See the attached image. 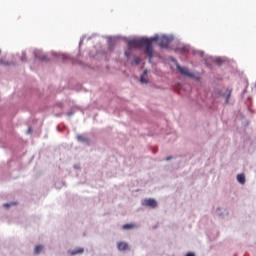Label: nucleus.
<instances>
[{"instance_id":"4","label":"nucleus","mask_w":256,"mask_h":256,"mask_svg":"<svg viewBox=\"0 0 256 256\" xmlns=\"http://www.w3.org/2000/svg\"><path fill=\"white\" fill-rule=\"evenodd\" d=\"M177 69H178L179 73H181V75H183L184 77H194L193 73L189 72V69H187V68H183V67L177 65Z\"/></svg>"},{"instance_id":"19","label":"nucleus","mask_w":256,"mask_h":256,"mask_svg":"<svg viewBox=\"0 0 256 256\" xmlns=\"http://www.w3.org/2000/svg\"><path fill=\"white\" fill-rule=\"evenodd\" d=\"M166 161H171V157L166 158Z\"/></svg>"},{"instance_id":"14","label":"nucleus","mask_w":256,"mask_h":256,"mask_svg":"<svg viewBox=\"0 0 256 256\" xmlns=\"http://www.w3.org/2000/svg\"><path fill=\"white\" fill-rule=\"evenodd\" d=\"M39 59H41L42 61H47V56L46 55H42V57H39Z\"/></svg>"},{"instance_id":"2","label":"nucleus","mask_w":256,"mask_h":256,"mask_svg":"<svg viewBox=\"0 0 256 256\" xmlns=\"http://www.w3.org/2000/svg\"><path fill=\"white\" fill-rule=\"evenodd\" d=\"M157 37V36H156ZM158 45L161 47V49H167L169 47V44L171 43V39L167 36L157 37Z\"/></svg>"},{"instance_id":"18","label":"nucleus","mask_w":256,"mask_h":256,"mask_svg":"<svg viewBox=\"0 0 256 256\" xmlns=\"http://www.w3.org/2000/svg\"><path fill=\"white\" fill-rule=\"evenodd\" d=\"M181 51L185 52V51H187V48H182Z\"/></svg>"},{"instance_id":"9","label":"nucleus","mask_w":256,"mask_h":256,"mask_svg":"<svg viewBox=\"0 0 256 256\" xmlns=\"http://www.w3.org/2000/svg\"><path fill=\"white\" fill-rule=\"evenodd\" d=\"M135 227H137V225H135V224H124L123 225V229H135Z\"/></svg>"},{"instance_id":"13","label":"nucleus","mask_w":256,"mask_h":256,"mask_svg":"<svg viewBox=\"0 0 256 256\" xmlns=\"http://www.w3.org/2000/svg\"><path fill=\"white\" fill-rule=\"evenodd\" d=\"M134 63H135V65H139V63H141V58L136 57V58L134 59Z\"/></svg>"},{"instance_id":"5","label":"nucleus","mask_w":256,"mask_h":256,"mask_svg":"<svg viewBox=\"0 0 256 256\" xmlns=\"http://www.w3.org/2000/svg\"><path fill=\"white\" fill-rule=\"evenodd\" d=\"M117 248L119 251H127V249H129V244L126 242H118Z\"/></svg>"},{"instance_id":"17","label":"nucleus","mask_w":256,"mask_h":256,"mask_svg":"<svg viewBox=\"0 0 256 256\" xmlns=\"http://www.w3.org/2000/svg\"><path fill=\"white\" fill-rule=\"evenodd\" d=\"M4 207H11V204H4Z\"/></svg>"},{"instance_id":"11","label":"nucleus","mask_w":256,"mask_h":256,"mask_svg":"<svg viewBox=\"0 0 256 256\" xmlns=\"http://www.w3.org/2000/svg\"><path fill=\"white\" fill-rule=\"evenodd\" d=\"M77 139H78V141H82V142L87 141V138L83 135H77Z\"/></svg>"},{"instance_id":"1","label":"nucleus","mask_w":256,"mask_h":256,"mask_svg":"<svg viewBox=\"0 0 256 256\" xmlns=\"http://www.w3.org/2000/svg\"><path fill=\"white\" fill-rule=\"evenodd\" d=\"M158 38H140L128 41V50L125 52V56L127 59L131 57L132 49H141V47H145L144 53L148 55L149 61L153 59V43H157Z\"/></svg>"},{"instance_id":"3","label":"nucleus","mask_w":256,"mask_h":256,"mask_svg":"<svg viewBox=\"0 0 256 256\" xmlns=\"http://www.w3.org/2000/svg\"><path fill=\"white\" fill-rule=\"evenodd\" d=\"M143 205L145 207H151L152 209H155V207H157V201H155L153 198L145 199L143 201Z\"/></svg>"},{"instance_id":"16","label":"nucleus","mask_w":256,"mask_h":256,"mask_svg":"<svg viewBox=\"0 0 256 256\" xmlns=\"http://www.w3.org/2000/svg\"><path fill=\"white\" fill-rule=\"evenodd\" d=\"M21 60H22V61H25V60H26L25 54H23Z\"/></svg>"},{"instance_id":"12","label":"nucleus","mask_w":256,"mask_h":256,"mask_svg":"<svg viewBox=\"0 0 256 256\" xmlns=\"http://www.w3.org/2000/svg\"><path fill=\"white\" fill-rule=\"evenodd\" d=\"M226 93H227V101H229V98L231 97L232 90L231 89H227Z\"/></svg>"},{"instance_id":"15","label":"nucleus","mask_w":256,"mask_h":256,"mask_svg":"<svg viewBox=\"0 0 256 256\" xmlns=\"http://www.w3.org/2000/svg\"><path fill=\"white\" fill-rule=\"evenodd\" d=\"M186 256H195V253L189 252V253L186 254Z\"/></svg>"},{"instance_id":"7","label":"nucleus","mask_w":256,"mask_h":256,"mask_svg":"<svg viewBox=\"0 0 256 256\" xmlns=\"http://www.w3.org/2000/svg\"><path fill=\"white\" fill-rule=\"evenodd\" d=\"M237 181L240 182L241 185H245V175L244 174H238L237 175Z\"/></svg>"},{"instance_id":"6","label":"nucleus","mask_w":256,"mask_h":256,"mask_svg":"<svg viewBox=\"0 0 256 256\" xmlns=\"http://www.w3.org/2000/svg\"><path fill=\"white\" fill-rule=\"evenodd\" d=\"M140 83H149V80H147V70H145L141 75Z\"/></svg>"},{"instance_id":"20","label":"nucleus","mask_w":256,"mask_h":256,"mask_svg":"<svg viewBox=\"0 0 256 256\" xmlns=\"http://www.w3.org/2000/svg\"><path fill=\"white\" fill-rule=\"evenodd\" d=\"M28 131L30 132V131H31V128H29Z\"/></svg>"},{"instance_id":"10","label":"nucleus","mask_w":256,"mask_h":256,"mask_svg":"<svg viewBox=\"0 0 256 256\" xmlns=\"http://www.w3.org/2000/svg\"><path fill=\"white\" fill-rule=\"evenodd\" d=\"M83 251H84L83 248H78L72 251V255H79V253H83Z\"/></svg>"},{"instance_id":"8","label":"nucleus","mask_w":256,"mask_h":256,"mask_svg":"<svg viewBox=\"0 0 256 256\" xmlns=\"http://www.w3.org/2000/svg\"><path fill=\"white\" fill-rule=\"evenodd\" d=\"M43 249H45V246H44V245H37V246L35 247L34 253H35L36 255H39V253H41V252L43 251Z\"/></svg>"}]
</instances>
